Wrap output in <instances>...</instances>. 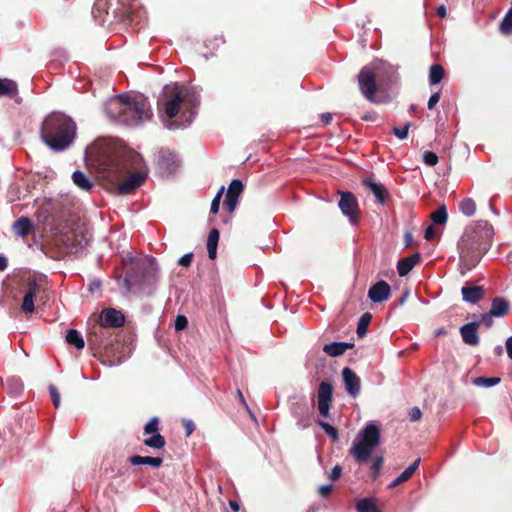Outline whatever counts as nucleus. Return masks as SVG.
Wrapping results in <instances>:
<instances>
[{
  "mask_svg": "<svg viewBox=\"0 0 512 512\" xmlns=\"http://www.w3.org/2000/svg\"><path fill=\"white\" fill-rule=\"evenodd\" d=\"M318 410L321 416L329 417V410L333 399V387L327 381H322L318 387Z\"/></svg>",
  "mask_w": 512,
  "mask_h": 512,
  "instance_id": "f8f14e48",
  "label": "nucleus"
},
{
  "mask_svg": "<svg viewBox=\"0 0 512 512\" xmlns=\"http://www.w3.org/2000/svg\"><path fill=\"white\" fill-rule=\"evenodd\" d=\"M229 505H230L231 509H232L234 512H238V511H239V509H240L239 504H238L236 501H234V500H230V501H229Z\"/></svg>",
  "mask_w": 512,
  "mask_h": 512,
  "instance_id": "338daca9",
  "label": "nucleus"
},
{
  "mask_svg": "<svg viewBox=\"0 0 512 512\" xmlns=\"http://www.w3.org/2000/svg\"><path fill=\"white\" fill-rule=\"evenodd\" d=\"M65 243L69 246H71V251L75 249L77 251L78 247L82 248V242L81 240L77 239V235L72 233L71 235L65 236Z\"/></svg>",
  "mask_w": 512,
  "mask_h": 512,
  "instance_id": "c03bdc74",
  "label": "nucleus"
},
{
  "mask_svg": "<svg viewBox=\"0 0 512 512\" xmlns=\"http://www.w3.org/2000/svg\"><path fill=\"white\" fill-rule=\"evenodd\" d=\"M159 162L161 165H165L168 170H173L176 167L175 155L167 152H161L159 156Z\"/></svg>",
  "mask_w": 512,
  "mask_h": 512,
  "instance_id": "c9c22d12",
  "label": "nucleus"
},
{
  "mask_svg": "<svg viewBox=\"0 0 512 512\" xmlns=\"http://www.w3.org/2000/svg\"><path fill=\"white\" fill-rule=\"evenodd\" d=\"M321 119H322V122L327 125L331 122L332 120V114L331 113H323L321 115Z\"/></svg>",
  "mask_w": 512,
  "mask_h": 512,
  "instance_id": "e2e57ef3",
  "label": "nucleus"
},
{
  "mask_svg": "<svg viewBox=\"0 0 512 512\" xmlns=\"http://www.w3.org/2000/svg\"><path fill=\"white\" fill-rule=\"evenodd\" d=\"M372 315L369 312L364 313L357 324V335L359 338H362L366 335L368 326L371 322Z\"/></svg>",
  "mask_w": 512,
  "mask_h": 512,
  "instance_id": "7c9ffc66",
  "label": "nucleus"
},
{
  "mask_svg": "<svg viewBox=\"0 0 512 512\" xmlns=\"http://www.w3.org/2000/svg\"><path fill=\"white\" fill-rule=\"evenodd\" d=\"M383 462H384L383 456H379L374 460V462L371 466V476L373 479H376L379 476L380 471L383 466Z\"/></svg>",
  "mask_w": 512,
  "mask_h": 512,
  "instance_id": "37998d69",
  "label": "nucleus"
},
{
  "mask_svg": "<svg viewBox=\"0 0 512 512\" xmlns=\"http://www.w3.org/2000/svg\"><path fill=\"white\" fill-rule=\"evenodd\" d=\"M157 279V272L153 267L137 263L126 271L124 284L127 290L137 287L149 295L153 292Z\"/></svg>",
  "mask_w": 512,
  "mask_h": 512,
  "instance_id": "0eeeda50",
  "label": "nucleus"
},
{
  "mask_svg": "<svg viewBox=\"0 0 512 512\" xmlns=\"http://www.w3.org/2000/svg\"><path fill=\"white\" fill-rule=\"evenodd\" d=\"M362 185L373 193L377 202H379L380 204H384L387 201L389 196L388 190L382 183H380L373 177L363 179Z\"/></svg>",
  "mask_w": 512,
  "mask_h": 512,
  "instance_id": "f3484780",
  "label": "nucleus"
},
{
  "mask_svg": "<svg viewBox=\"0 0 512 512\" xmlns=\"http://www.w3.org/2000/svg\"><path fill=\"white\" fill-rule=\"evenodd\" d=\"M317 424L325 431V433L331 437L333 442L339 440L338 430L327 422L318 420Z\"/></svg>",
  "mask_w": 512,
  "mask_h": 512,
  "instance_id": "4c0bfd02",
  "label": "nucleus"
},
{
  "mask_svg": "<svg viewBox=\"0 0 512 512\" xmlns=\"http://www.w3.org/2000/svg\"><path fill=\"white\" fill-rule=\"evenodd\" d=\"M236 396H237V398H238V400H239L240 404H241V405H242V406H243V407H244V408H245V409H246L250 414H252V413H251V411H250V409H249V406H248V404H247V402H246V400H245V398H244V395H243V393H242V391H241L240 389H238V390H237V392H236Z\"/></svg>",
  "mask_w": 512,
  "mask_h": 512,
  "instance_id": "bf43d9fd",
  "label": "nucleus"
},
{
  "mask_svg": "<svg viewBox=\"0 0 512 512\" xmlns=\"http://www.w3.org/2000/svg\"><path fill=\"white\" fill-rule=\"evenodd\" d=\"M358 85L363 96L370 102H376L378 87L376 84V73L373 68L364 66L358 74Z\"/></svg>",
  "mask_w": 512,
  "mask_h": 512,
  "instance_id": "1a4fd4ad",
  "label": "nucleus"
},
{
  "mask_svg": "<svg viewBox=\"0 0 512 512\" xmlns=\"http://www.w3.org/2000/svg\"><path fill=\"white\" fill-rule=\"evenodd\" d=\"M411 124L407 123L403 127H393V134L400 140L406 139L408 136L409 128Z\"/></svg>",
  "mask_w": 512,
  "mask_h": 512,
  "instance_id": "a18cd8bd",
  "label": "nucleus"
},
{
  "mask_svg": "<svg viewBox=\"0 0 512 512\" xmlns=\"http://www.w3.org/2000/svg\"><path fill=\"white\" fill-rule=\"evenodd\" d=\"M440 92H436L432 94L428 100V109L432 110L436 107L437 103L440 100Z\"/></svg>",
  "mask_w": 512,
  "mask_h": 512,
  "instance_id": "6e6d98bb",
  "label": "nucleus"
},
{
  "mask_svg": "<svg viewBox=\"0 0 512 512\" xmlns=\"http://www.w3.org/2000/svg\"><path fill=\"white\" fill-rule=\"evenodd\" d=\"M422 417V412L418 407H413L409 411V419L411 422H416Z\"/></svg>",
  "mask_w": 512,
  "mask_h": 512,
  "instance_id": "603ef678",
  "label": "nucleus"
},
{
  "mask_svg": "<svg viewBox=\"0 0 512 512\" xmlns=\"http://www.w3.org/2000/svg\"><path fill=\"white\" fill-rule=\"evenodd\" d=\"M423 162L427 165V166H435L437 163H438V156L436 153L432 152V151H426L424 152V155H423Z\"/></svg>",
  "mask_w": 512,
  "mask_h": 512,
  "instance_id": "49530a36",
  "label": "nucleus"
},
{
  "mask_svg": "<svg viewBox=\"0 0 512 512\" xmlns=\"http://www.w3.org/2000/svg\"><path fill=\"white\" fill-rule=\"evenodd\" d=\"M223 192H224V186H222L218 190L217 194L213 198L212 203H211V207H210V212L212 214H217L218 213Z\"/></svg>",
  "mask_w": 512,
  "mask_h": 512,
  "instance_id": "79ce46f5",
  "label": "nucleus"
},
{
  "mask_svg": "<svg viewBox=\"0 0 512 512\" xmlns=\"http://www.w3.org/2000/svg\"><path fill=\"white\" fill-rule=\"evenodd\" d=\"M66 342L74 346L77 350H82L85 346L84 339L76 329H69L66 334Z\"/></svg>",
  "mask_w": 512,
  "mask_h": 512,
  "instance_id": "a878e982",
  "label": "nucleus"
},
{
  "mask_svg": "<svg viewBox=\"0 0 512 512\" xmlns=\"http://www.w3.org/2000/svg\"><path fill=\"white\" fill-rule=\"evenodd\" d=\"M182 423L186 431V436L189 437L195 430V424L192 420L187 419H183Z\"/></svg>",
  "mask_w": 512,
  "mask_h": 512,
  "instance_id": "5fc2aeb1",
  "label": "nucleus"
},
{
  "mask_svg": "<svg viewBox=\"0 0 512 512\" xmlns=\"http://www.w3.org/2000/svg\"><path fill=\"white\" fill-rule=\"evenodd\" d=\"M499 377H476L473 379V384L482 387H492L500 383Z\"/></svg>",
  "mask_w": 512,
  "mask_h": 512,
  "instance_id": "f704fd0d",
  "label": "nucleus"
},
{
  "mask_svg": "<svg viewBox=\"0 0 512 512\" xmlns=\"http://www.w3.org/2000/svg\"><path fill=\"white\" fill-rule=\"evenodd\" d=\"M421 462L420 458H417L412 464H410L398 477L404 482L409 480L415 471L418 469Z\"/></svg>",
  "mask_w": 512,
  "mask_h": 512,
  "instance_id": "e433bc0d",
  "label": "nucleus"
},
{
  "mask_svg": "<svg viewBox=\"0 0 512 512\" xmlns=\"http://www.w3.org/2000/svg\"><path fill=\"white\" fill-rule=\"evenodd\" d=\"M460 211L467 217H471L476 212V203L471 198H465L459 203Z\"/></svg>",
  "mask_w": 512,
  "mask_h": 512,
  "instance_id": "2f4dec72",
  "label": "nucleus"
},
{
  "mask_svg": "<svg viewBox=\"0 0 512 512\" xmlns=\"http://www.w3.org/2000/svg\"><path fill=\"white\" fill-rule=\"evenodd\" d=\"M506 350L508 357L512 360V336L509 337L506 341Z\"/></svg>",
  "mask_w": 512,
  "mask_h": 512,
  "instance_id": "680f3d73",
  "label": "nucleus"
},
{
  "mask_svg": "<svg viewBox=\"0 0 512 512\" xmlns=\"http://www.w3.org/2000/svg\"><path fill=\"white\" fill-rule=\"evenodd\" d=\"M357 512H382L371 498H362L356 503Z\"/></svg>",
  "mask_w": 512,
  "mask_h": 512,
  "instance_id": "cd10ccee",
  "label": "nucleus"
},
{
  "mask_svg": "<svg viewBox=\"0 0 512 512\" xmlns=\"http://www.w3.org/2000/svg\"><path fill=\"white\" fill-rule=\"evenodd\" d=\"M432 221L438 225H444L447 222L448 214L445 205H441L430 215Z\"/></svg>",
  "mask_w": 512,
  "mask_h": 512,
  "instance_id": "473e14b6",
  "label": "nucleus"
},
{
  "mask_svg": "<svg viewBox=\"0 0 512 512\" xmlns=\"http://www.w3.org/2000/svg\"><path fill=\"white\" fill-rule=\"evenodd\" d=\"M342 377L345 384V389L352 397H357L360 394L361 381L357 374L349 367L342 370Z\"/></svg>",
  "mask_w": 512,
  "mask_h": 512,
  "instance_id": "2eb2a0df",
  "label": "nucleus"
},
{
  "mask_svg": "<svg viewBox=\"0 0 512 512\" xmlns=\"http://www.w3.org/2000/svg\"><path fill=\"white\" fill-rule=\"evenodd\" d=\"M445 70L439 64H433L429 71V82L431 85L439 84L444 78Z\"/></svg>",
  "mask_w": 512,
  "mask_h": 512,
  "instance_id": "c85d7f7f",
  "label": "nucleus"
},
{
  "mask_svg": "<svg viewBox=\"0 0 512 512\" xmlns=\"http://www.w3.org/2000/svg\"><path fill=\"white\" fill-rule=\"evenodd\" d=\"M480 323L477 321H473L467 324H464L460 327V335L462 337L463 342L466 345L475 347L480 343V338L478 335V328Z\"/></svg>",
  "mask_w": 512,
  "mask_h": 512,
  "instance_id": "dca6fc26",
  "label": "nucleus"
},
{
  "mask_svg": "<svg viewBox=\"0 0 512 512\" xmlns=\"http://www.w3.org/2000/svg\"><path fill=\"white\" fill-rule=\"evenodd\" d=\"M437 15L441 18H444L446 16V8L444 5H441L440 7H438L437 9Z\"/></svg>",
  "mask_w": 512,
  "mask_h": 512,
  "instance_id": "69168bd1",
  "label": "nucleus"
},
{
  "mask_svg": "<svg viewBox=\"0 0 512 512\" xmlns=\"http://www.w3.org/2000/svg\"><path fill=\"white\" fill-rule=\"evenodd\" d=\"M106 113L112 121L127 126H137L153 116L147 99L142 95L117 96L106 104Z\"/></svg>",
  "mask_w": 512,
  "mask_h": 512,
  "instance_id": "7ed1b4c3",
  "label": "nucleus"
},
{
  "mask_svg": "<svg viewBox=\"0 0 512 512\" xmlns=\"http://www.w3.org/2000/svg\"><path fill=\"white\" fill-rule=\"evenodd\" d=\"M72 180L77 187H79L80 189H82L84 191H89L93 186V184L89 180V178L83 172H81L79 170H76L75 172H73Z\"/></svg>",
  "mask_w": 512,
  "mask_h": 512,
  "instance_id": "bb28decb",
  "label": "nucleus"
},
{
  "mask_svg": "<svg viewBox=\"0 0 512 512\" xmlns=\"http://www.w3.org/2000/svg\"><path fill=\"white\" fill-rule=\"evenodd\" d=\"M341 475H342V467L340 465H335L331 470L329 478L332 481H336L341 477Z\"/></svg>",
  "mask_w": 512,
  "mask_h": 512,
  "instance_id": "864d4df0",
  "label": "nucleus"
},
{
  "mask_svg": "<svg viewBox=\"0 0 512 512\" xmlns=\"http://www.w3.org/2000/svg\"><path fill=\"white\" fill-rule=\"evenodd\" d=\"M40 290V283H38L35 278H29L27 281L25 293H30L32 296L36 297Z\"/></svg>",
  "mask_w": 512,
  "mask_h": 512,
  "instance_id": "a19ab883",
  "label": "nucleus"
},
{
  "mask_svg": "<svg viewBox=\"0 0 512 512\" xmlns=\"http://www.w3.org/2000/svg\"><path fill=\"white\" fill-rule=\"evenodd\" d=\"M219 237L220 233L218 229L213 228L210 230L206 242L208 257L210 260H215L217 257V246L219 242Z\"/></svg>",
  "mask_w": 512,
  "mask_h": 512,
  "instance_id": "b1692460",
  "label": "nucleus"
},
{
  "mask_svg": "<svg viewBox=\"0 0 512 512\" xmlns=\"http://www.w3.org/2000/svg\"><path fill=\"white\" fill-rule=\"evenodd\" d=\"M160 421L157 417L151 418L144 426V435L157 434L159 433Z\"/></svg>",
  "mask_w": 512,
  "mask_h": 512,
  "instance_id": "58836bf2",
  "label": "nucleus"
},
{
  "mask_svg": "<svg viewBox=\"0 0 512 512\" xmlns=\"http://www.w3.org/2000/svg\"><path fill=\"white\" fill-rule=\"evenodd\" d=\"M32 229H33L32 221L29 218L24 217V216L18 218L12 226V230H13L14 234L19 237H22V238L29 235L31 233Z\"/></svg>",
  "mask_w": 512,
  "mask_h": 512,
  "instance_id": "aec40b11",
  "label": "nucleus"
},
{
  "mask_svg": "<svg viewBox=\"0 0 512 512\" xmlns=\"http://www.w3.org/2000/svg\"><path fill=\"white\" fill-rule=\"evenodd\" d=\"M463 300L472 304H476L484 297V289L482 286H464L461 289Z\"/></svg>",
  "mask_w": 512,
  "mask_h": 512,
  "instance_id": "6ab92c4d",
  "label": "nucleus"
},
{
  "mask_svg": "<svg viewBox=\"0 0 512 512\" xmlns=\"http://www.w3.org/2000/svg\"><path fill=\"white\" fill-rule=\"evenodd\" d=\"M158 110L161 117L173 120L180 112L188 124L192 121L193 96L189 89L178 84L166 85L158 99Z\"/></svg>",
  "mask_w": 512,
  "mask_h": 512,
  "instance_id": "39448f33",
  "label": "nucleus"
},
{
  "mask_svg": "<svg viewBox=\"0 0 512 512\" xmlns=\"http://www.w3.org/2000/svg\"><path fill=\"white\" fill-rule=\"evenodd\" d=\"M188 325V319L184 315H178L175 320V329L177 331L184 330Z\"/></svg>",
  "mask_w": 512,
  "mask_h": 512,
  "instance_id": "09e8293b",
  "label": "nucleus"
},
{
  "mask_svg": "<svg viewBox=\"0 0 512 512\" xmlns=\"http://www.w3.org/2000/svg\"><path fill=\"white\" fill-rule=\"evenodd\" d=\"M244 190V185L241 180L234 179L231 181V183L228 186L225 200L223 203L224 209L229 213L232 214L235 209L237 208L239 197L242 194Z\"/></svg>",
  "mask_w": 512,
  "mask_h": 512,
  "instance_id": "9b49d317",
  "label": "nucleus"
},
{
  "mask_svg": "<svg viewBox=\"0 0 512 512\" xmlns=\"http://www.w3.org/2000/svg\"><path fill=\"white\" fill-rule=\"evenodd\" d=\"M143 443L150 448L159 450L164 448L166 441L165 438L160 433H157L151 434L150 437L145 438L143 440Z\"/></svg>",
  "mask_w": 512,
  "mask_h": 512,
  "instance_id": "c756f323",
  "label": "nucleus"
},
{
  "mask_svg": "<svg viewBox=\"0 0 512 512\" xmlns=\"http://www.w3.org/2000/svg\"><path fill=\"white\" fill-rule=\"evenodd\" d=\"M34 296H32L30 293H25L23 296V301L21 304V310L25 314L32 313L34 311Z\"/></svg>",
  "mask_w": 512,
  "mask_h": 512,
  "instance_id": "ea45409f",
  "label": "nucleus"
},
{
  "mask_svg": "<svg viewBox=\"0 0 512 512\" xmlns=\"http://www.w3.org/2000/svg\"><path fill=\"white\" fill-rule=\"evenodd\" d=\"M424 237L427 241H432L435 239L436 230L433 225H430L426 228Z\"/></svg>",
  "mask_w": 512,
  "mask_h": 512,
  "instance_id": "4d7b16f0",
  "label": "nucleus"
},
{
  "mask_svg": "<svg viewBox=\"0 0 512 512\" xmlns=\"http://www.w3.org/2000/svg\"><path fill=\"white\" fill-rule=\"evenodd\" d=\"M332 489V485H322L319 487L318 492L320 496H322L323 498H327L331 494Z\"/></svg>",
  "mask_w": 512,
  "mask_h": 512,
  "instance_id": "13d9d810",
  "label": "nucleus"
},
{
  "mask_svg": "<svg viewBox=\"0 0 512 512\" xmlns=\"http://www.w3.org/2000/svg\"><path fill=\"white\" fill-rule=\"evenodd\" d=\"M340 195L338 206L341 212L347 216L352 224H358L361 216L358 200L352 192L338 190Z\"/></svg>",
  "mask_w": 512,
  "mask_h": 512,
  "instance_id": "9d476101",
  "label": "nucleus"
},
{
  "mask_svg": "<svg viewBox=\"0 0 512 512\" xmlns=\"http://www.w3.org/2000/svg\"><path fill=\"white\" fill-rule=\"evenodd\" d=\"M125 323V316L121 311L114 308H105L99 315L98 325H102L105 328L111 330L112 328L122 327Z\"/></svg>",
  "mask_w": 512,
  "mask_h": 512,
  "instance_id": "ddd939ff",
  "label": "nucleus"
},
{
  "mask_svg": "<svg viewBox=\"0 0 512 512\" xmlns=\"http://www.w3.org/2000/svg\"><path fill=\"white\" fill-rule=\"evenodd\" d=\"M353 347H354L353 343L333 342V343L324 345L323 351L331 357H337V356L343 355L347 350H349Z\"/></svg>",
  "mask_w": 512,
  "mask_h": 512,
  "instance_id": "412c9836",
  "label": "nucleus"
},
{
  "mask_svg": "<svg viewBox=\"0 0 512 512\" xmlns=\"http://www.w3.org/2000/svg\"><path fill=\"white\" fill-rule=\"evenodd\" d=\"M494 235L493 226L485 220H479L467 226L458 243L461 263L474 268L489 250Z\"/></svg>",
  "mask_w": 512,
  "mask_h": 512,
  "instance_id": "f03ea898",
  "label": "nucleus"
},
{
  "mask_svg": "<svg viewBox=\"0 0 512 512\" xmlns=\"http://www.w3.org/2000/svg\"><path fill=\"white\" fill-rule=\"evenodd\" d=\"M128 461L131 465H134V466L150 465L154 468H159L163 464L162 457H151V456H140V455L131 456V457H129Z\"/></svg>",
  "mask_w": 512,
  "mask_h": 512,
  "instance_id": "4be33fe9",
  "label": "nucleus"
},
{
  "mask_svg": "<svg viewBox=\"0 0 512 512\" xmlns=\"http://www.w3.org/2000/svg\"><path fill=\"white\" fill-rule=\"evenodd\" d=\"M420 253H415L409 257L401 258L397 263V271L399 276L404 277L408 275L411 270L420 262Z\"/></svg>",
  "mask_w": 512,
  "mask_h": 512,
  "instance_id": "a211bd4d",
  "label": "nucleus"
},
{
  "mask_svg": "<svg viewBox=\"0 0 512 512\" xmlns=\"http://www.w3.org/2000/svg\"><path fill=\"white\" fill-rule=\"evenodd\" d=\"M76 123L62 113H51L43 121L40 136L53 151L66 150L76 138Z\"/></svg>",
  "mask_w": 512,
  "mask_h": 512,
  "instance_id": "20e7f679",
  "label": "nucleus"
},
{
  "mask_svg": "<svg viewBox=\"0 0 512 512\" xmlns=\"http://www.w3.org/2000/svg\"><path fill=\"white\" fill-rule=\"evenodd\" d=\"M403 481L399 478V477H396L390 484H389V488H394L400 484H402Z\"/></svg>",
  "mask_w": 512,
  "mask_h": 512,
  "instance_id": "774afa93",
  "label": "nucleus"
},
{
  "mask_svg": "<svg viewBox=\"0 0 512 512\" xmlns=\"http://www.w3.org/2000/svg\"><path fill=\"white\" fill-rule=\"evenodd\" d=\"M391 296V287L384 281L380 280L369 288L368 298L374 303H381L388 300Z\"/></svg>",
  "mask_w": 512,
  "mask_h": 512,
  "instance_id": "4468645a",
  "label": "nucleus"
},
{
  "mask_svg": "<svg viewBox=\"0 0 512 512\" xmlns=\"http://www.w3.org/2000/svg\"><path fill=\"white\" fill-rule=\"evenodd\" d=\"M87 342L94 356L103 358L109 366L122 363L125 358L124 346L116 341L111 330L97 323L93 324L87 335Z\"/></svg>",
  "mask_w": 512,
  "mask_h": 512,
  "instance_id": "423d86ee",
  "label": "nucleus"
},
{
  "mask_svg": "<svg viewBox=\"0 0 512 512\" xmlns=\"http://www.w3.org/2000/svg\"><path fill=\"white\" fill-rule=\"evenodd\" d=\"M49 392H50V396L53 401L54 407L59 408L60 407V394H59L57 388L53 385H50Z\"/></svg>",
  "mask_w": 512,
  "mask_h": 512,
  "instance_id": "de8ad7c7",
  "label": "nucleus"
},
{
  "mask_svg": "<svg viewBox=\"0 0 512 512\" xmlns=\"http://www.w3.org/2000/svg\"><path fill=\"white\" fill-rule=\"evenodd\" d=\"M140 156L129 152L111 159L103 168L105 188L116 195H128L136 191L145 181L146 173L134 171L138 168Z\"/></svg>",
  "mask_w": 512,
  "mask_h": 512,
  "instance_id": "f257e3e1",
  "label": "nucleus"
},
{
  "mask_svg": "<svg viewBox=\"0 0 512 512\" xmlns=\"http://www.w3.org/2000/svg\"><path fill=\"white\" fill-rule=\"evenodd\" d=\"M499 29L504 35H509L512 32V6L501 21Z\"/></svg>",
  "mask_w": 512,
  "mask_h": 512,
  "instance_id": "72a5a7b5",
  "label": "nucleus"
},
{
  "mask_svg": "<svg viewBox=\"0 0 512 512\" xmlns=\"http://www.w3.org/2000/svg\"><path fill=\"white\" fill-rule=\"evenodd\" d=\"M193 260V253H187L179 258L178 264L183 267H189Z\"/></svg>",
  "mask_w": 512,
  "mask_h": 512,
  "instance_id": "3c124183",
  "label": "nucleus"
},
{
  "mask_svg": "<svg viewBox=\"0 0 512 512\" xmlns=\"http://www.w3.org/2000/svg\"><path fill=\"white\" fill-rule=\"evenodd\" d=\"M493 317L494 315H490V312L484 313L480 316V325H484L486 328H491L493 326Z\"/></svg>",
  "mask_w": 512,
  "mask_h": 512,
  "instance_id": "8fccbe9b",
  "label": "nucleus"
},
{
  "mask_svg": "<svg viewBox=\"0 0 512 512\" xmlns=\"http://www.w3.org/2000/svg\"><path fill=\"white\" fill-rule=\"evenodd\" d=\"M18 93L17 83L11 79L0 78V97L13 98Z\"/></svg>",
  "mask_w": 512,
  "mask_h": 512,
  "instance_id": "393cba45",
  "label": "nucleus"
},
{
  "mask_svg": "<svg viewBox=\"0 0 512 512\" xmlns=\"http://www.w3.org/2000/svg\"><path fill=\"white\" fill-rule=\"evenodd\" d=\"M362 119L365 121H375L377 119V113L376 112H369L362 116Z\"/></svg>",
  "mask_w": 512,
  "mask_h": 512,
  "instance_id": "052dcab7",
  "label": "nucleus"
},
{
  "mask_svg": "<svg viewBox=\"0 0 512 512\" xmlns=\"http://www.w3.org/2000/svg\"><path fill=\"white\" fill-rule=\"evenodd\" d=\"M489 312L495 317H503L509 313V302L503 297H495Z\"/></svg>",
  "mask_w": 512,
  "mask_h": 512,
  "instance_id": "5701e85b",
  "label": "nucleus"
},
{
  "mask_svg": "<svg viewBox=\"0 0 512 512\" xmlns=\"http://www.w3.org/2000/svg\"><path fill=\"white\" fill-rule=\"evenodd\" d=\"M380 431L376 425H367L362 433L361 440H355L350 448V454L354 457L357 463H366L374 450L379 444Z\"/></svg>",
  "mask_w": 512,
  "mask_h": 512,
  "instance_id": "6e6552de",
  "label": "nucleus"
},
{
  "mask_svg": "<svg viewBox=\"0 0 512 512\" xmlns=\"http://www.w3.org/2000/svg\"><path fill=\"white\" fill-rule=\"evenodd\" d=\"M8 261L7 258L0 255V272L4 271L7 268Z\"/></svg>",
  "mask_w": 512,
  "mask_h": 512,
  "instance_id": "0e129e2a",
  "label": "nucleus"
}]
</instances>
